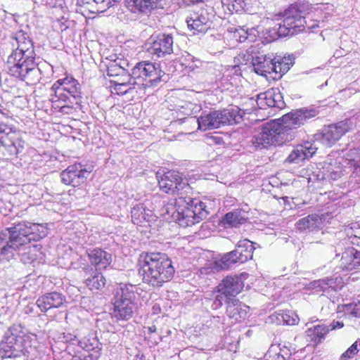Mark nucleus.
<instances>
[{"label": "nucleus", "instance_id": "f257e3e1", "mask_svg": "<svg viewBox=\"0 0 360 360\" xmlns=\"http://www.w3.org/2000/svg\"><path fill=\"white\" fill-rule=\"evenodd\" d=\"M48 228L42 224L27 221L14 224L0 231V261L9 262L18 255L24 264H31L37 258L40 245H31L46 237Z\"/></svg>", "mask_w": 360, "mask_h": 360}, {"label": "nucleus", "instance_id": "f03ea898", "mask_svg": "<svg viewBox=\"0 0 360 360\" xmlns=\"http://www.w3.org/2000/svg\"><path fill=\"white\" fill-rule=\"evenodd\" d=\"M319 112V108L314 105L292 110L280 119L265 124L261 131L252 137L250 142L257 150L290 141L292 139L294 129L304 125Z\"/></svg>", "mask_w": 360, "mask_h": 360}, {"label": "nucleus", "instance_id": "7ed1b4c3", "mask_svg": "<svg viewBox=\"0 0 360 360\" xmlns=\"http://www.w3.org/2000/svg\"><path fill=\"white\" fill-rule=\"evenodd\" d=\"M11 39L17 47L7 58L9 73L27 84H36L41 79V72L37 67L34 42L30 34L22 30L13 32Z\"/></svg>", "mask_w": 360, "mask_h": 360}, {"label": "nucleus", "instance_id": "20e7f679", "mask_svg": "<svg viewBox=\"0 0 360 360\" xmlns=\"http://www.w3.org/2000/svg\"><path fill=\"white\" fill-rule=\"evenodd\" d=\"M138 270L143 282L153 288H160L172 280L175 272L172 260L161 252L142 254Z\"/></svg>", "mask_w": 360, "mask_h": 360}, {"label": "nucleus", "instance_id": "39448f33", "mask_svg": "<svg viewBox=\"0 0 360 360\" xmlns=\"http://www.w3.org/2000/svg\"><path fill=\"white\" fill-rule=\"evenodd\" d=\"M307 6L300 3L290 5L285 11L282 22L262 32L266 42H271L280 37L292 36L302 31L307 25L305 20Z\"/></svg>", "mask_w": 360, "mask_h": 360}, {"label": "nucleus", "instance_id": "423d86ee", "mask_svg": "<svg viewBox=\"0 0 360 360\" xmlns=\"http://www.w3.org/2000/svg\"><path fill=\"white\" fill-rule=\"evenodd\" d=\"M37 336L27 334L20 324H13L6 332L0 343V358L2 359L27 356L37 347Z\"/></svg>", "mask_w": 360, "mask_h": 360}, {"label": "nucleus", "instance_id": "0eeeda50", "mask_svg": "<svg viewBox=\"0 0 360 360\" xmlns=\"http://www.w3.org/2000/svg\"><path fill=\"white\" fill-rule=\"evenodd\" d=\"M131 80L146 87L157 86L161 82H166L167 76L162 70L160 65L148 61L137 63L131 69Z\"/></svg>", "mask_w": 360, "mask_h": 360}, {"label": "nucleus", "instance_id": "6e6552de", "mask_svg": "<svg viewBox=\"0 0 360 360\" xmlns=\"http://www.w3.org/2000/svg\"><path fill=\"white\" fill-rule=\"evenodd\" d=\"M254 244L248 239L240 240L233 250L224 254L221 259L214 262V268L217 270L229 269L234 264H242L251 259L255 249Z\"/></svg>", "mask_w": 360, "mask_h": 360}, {"label": "nucleus", "instance_id": "1a4fd4ad", "mask_svg": "<svg viewBox=\"0 0 360 360\" xmlns=\"http://www.w3.org/2000/svg\"><path fill=\"white\" fill-rule=\"evenodd\" d=\"M156 177L160 190L166 193L184 196L192 190L187 179L175 171H168L163 174L158 172Z\"/></svg>", "mask_w": 360, "mask_h": 360}, {"label": "nucleus", "instance_id": "9d476101", "mask_svg": "<svg viewBox=\"0 0 360 360\" xmlns=\"http://www.w3.org/2000/svg\"><path fill=\"white\" fill-rule=\"evenodd\" d=\"M184 216L181 218V226H191L207 219L210 211L205 202L198 198L184 196L183 205Z\"/></svg>", "mask_w": 360, "mask_h": 360}, {"label": "nucleus", "instance_id": "9b49d317", "mask_svg": "<svg viewBox=\"0 0 360 360\" xmlns=\"http://www.w3.org/2000/svg\"><path fill=\"white\" fill-rule=\"evenodd\" d=\"M354 126L352 118H347L335 124L324 126L320 134H316L317 139L327 147L333 146L340 138Z\"/></svg>", "mask_w": 360, "mask_h": 360}, {"label": "nucleus", "instance_id": "f8f14e48", "mask_svg": "<svg viewBox=\"0 0 360 360\" xmlns=\"http://www.w3.org/2000/svg\"><path fill=\"white\" fill-rule=\"evenodd\" d=\"M92 172V167H86L81 162L69 165L60 173L61 181L73 187L84 184Z\"/></svg>", "mask_w": 360, "mask_h": 360}, {"label": "nucleus", "instance_id": "ddd939ff", "mask_svg": "<svg viewBox=\"0 0 360 360\" xmlns=\"http://www.w3.org/2000/svg\"><path fill=\"white\" fill-rule=\"evenodd\" d=\"M149 52L158 58L164 57L173 53L174 38L172 34H160L152 36L150 39Z\"/></svg>", "mask_w": 360, "mask_h": 360}, {"label": "nucleus", "instance_id": "4468645a", "mask_svg": "<svg viewBox=\"0 0 360 360\" xmlns=\"http://www.w3.org/2000/svg\"><path fill=\"white\" fill-rule=\"evenodd\" d=\"M243 288V282L238 276H227L214 288L213 293H223L226 297H236Z\"/></svg>", "mask_w": 360, "mask_h": 360}, {"label": "nucleus", "instance_id": "2eb2a0df", "mask_svg": "<svg viewBox=\"0 0 360 360\" xmlns=\"http://www.w3.org/2000/svg\"><path fill=\"white\" fill-rule=\"evenodd\" d=\"M316 150L317 148L309 141L297 145L293 148L284 162L290 165L300 164L304 160L311 158Z\"/></svg>", "mask_w": 360, "mask_h": 360}, {"label": "nucleus", "instance_id": "dca6fc26", "mask_svg": "<svg viewBox=\"0 0 360 360\" xmlns=\"http://www.w3.org/2000/svg\"><path fill=\"white\" fill-rule=\"evenodd\" d=\"M190 30H193V34L205 33L210 28L211 20L207 10L202 9L198 13L191 15L186 20Z\"/></svg>", "mask_w": 360, "mask_h": 360}, {"label": "nucleus", "instance_id": "f3484780", "mask_svg": "<svg viewBox=\"0 0 360 360\" xmlns=\"http://www.w3.org/2000/svg\"><path fill=\"white\" fill-rule=\"evenodd\" d=\"M166 0H125V6L132 13H148L152 10L163 8Z\"/></svg>", "mask_w": 360, "mask_h": 360}, {"label": "nucleus", "instance_id": "a211bd4d", "mask_svg": "<svg viewBox=\"0 0 360 360\" xmlns=\"http://www.w3.org/2000/svg\"><path fill=\"white\" fill-rule=\"evenodd\" d=\"M184 196H179L174 203L169 202L162 206L160 214L168 221L178 223L181 226V218L184 216L183 205Z\"/></svg>", "mask_w": 360, "mask_h": 360}, {"label": "nucleus", "instance_id": "6ab92c4d", "mask_svg": "<svg viewBox=\"0 0 360 360\" xmlns=\"http://www.w3.org/2000/svg\"><path fill=\"white\" fill-rule=\"evenodd\" d=\"M325 219L323 214H311L299 219L295 226L302 233L318 231L322 229Z\"/></svg>", "mask_w": 360, "mask_h": 360}, {"label": "nucleus", "instance_id": "aec40b11", "mask_svg": "<svg viewBox=\"0 0 360 360\" xmlns=\"http://www.w3.org/2000/svg\"><path fill=\"white\" fill-rule=\"evenodd\" d=\"M65 302V296L54 291L40 296L36 301V304L41 312H46L52 309L60 308Z\"/></svg>", "mask_w": 360, "mask_h": 360}, {"label": "nucleus", "instance_id": "412c9836", "mask_svg": "<svg viewBox=\"0 0 360 360\" xmlns=\"http://www.w3.org/2000/svg\"><path fill=\"white\" fill-rule=\"evenodd\" d=\"M137 309V302H124L114 300L112 318L117 321H128Z\"/></svg>", "mask_w": 360, "mask_h": 360}, {"label": "nucleus", "instance_id": "4be33fe9", "mask_svg": "<svg viewBox=\"0 0 360 360\" xmlns=\"http://www.w3.org/2000/svg\"><path fill=\"white\" fill-rule=\"evenodd\" d=\"M221 115L220 110H214L201 115L197 118V120L193 119V121L198 125V129L202 131L218 129L223 127Z\"/></svg>", "mask_w": 360, "mask_h": 360}, {"label": "nucleus", "instance_id": "5701e85b", "mask_svg": "<svg viewBox=\"0 0 360 360\" xmlns=\"http://www.w3.org/2000/svg\"><path fill=\"white\" fill-rule=\"evenodd\" d=\"M226 314L236 321L245 319L249 311V307L238 300L233 297H226Z\"/></svg>", "mask_w": 360, "mask_h": 360}, {"label": "nucleus", "instance_id": "b1692460", "mask_svg": "<svg viewBox=\"0 0 360 360\" xmlns=\"http://www.w3.org/2000/svg\"><path fill=\"white\" fill-rule=\"evenodd\" d=\"M88 257L96 270L105 269L112 262L111 254L101 248H94L87 251Z\"/></svg>", "mask_w": 360, "mask_h": 360}, {"label": "nucleus", "instance_id": "393cba45", "mask_svg": "<svg viewBox=\"0 0 360 360\" xmlns=\"http://www.w3.org/2000/svg\"><path fill=\"white\" fill-rule=\"evenodd\" d=\"M131 216L132 222L139 226L144 222L150 223L156 220L153 212L146 209L143 203H137L131 208Z\"/></svg>", "mask_w": 360, "mask_h": 360}, {"label": "nucleus", "instance_id": "a878e982", "mask_svg": "<svg viewBox=\"0 0 360 360\" xmlns=\"http://www.w3.org/2000/svg\"><path fill=\"white\" fill-rule=\"evenodd\" d=\"M51 101L52 103H63L70 104H75L79 107L82 103V93L81 89H75V90H64L59 93H54L51 94Z\"/></svg>", "mask_w": 360, "mask_h": 360}, {"label": "nucleus", "instance_id": "bb28decb", "mask_svg": "<svg viewBox=\"0 0 360 360\" xmlns=\"http://www.w3.org/2000/svg\"><path fill=\"white\" fill-rule=\"evenodd\" d=\"M272 61H274L273 55L270 54L252 57V65L255 72L261 76L266 77L267 74L272 72L273 69H271Z\"/></svg>", "mask_w": 360, "mask_h": 360}, {"label": "nucleus", "instance_id": "cd10ccee", "mask_svg": "<svg viewBox=\"0 0 360 360\" xmlns=\"http://www.w3.org/2000/svg\"><path fill=\"white\" fill-rule=\"evenodd\" d=\"M137 288L132 284L121 283L120 287L117 288L114 300L124 302H136Z\"/></svg>", "mask_w": 360, "mask_h": 360}, {"label": "nucleus", "instance_id": "c85d7f7f", "mask_svg": "<svg viewBox=\"0 0 360 360\" xmlns=\"http://www.w3.org/2000/svg\"><path fill=\"white\" fill-rule=\"evenodd\" d=\"M330 328L325 323L317 324L306 330L309 341L319 344L325 339L326 335L329 333Z\"/></svg>", "mask_w": 360, "mask_h": 360}, {"label": "nucleus", "instance_id": "c756f323", "mask_svg": "<svg viewBox=\"0 0 360 360\" xmlns=\"http://www.w3.org/2000/svg\"><path fill=\"white\" fill-rule=\"evenodd\" d=\"M221 111L223 127L226 125H233L240 122L243 119V115L240 113V109L234 106L230 108H224Z\"/></svg>", "mask_w": 360, "mask_h": 360}, {"label": "nucleus", "instance_id": "7c9ffc66", "mask_svg": "<svg viewBox=\"0 0 360 360\" xmlns=\"http://www.w3.org/2000/svg\"><path fill=\"white\" fill-rule=\"evenodd\" d=\"M248 219V213L242 210H234L224 215V222L231 227H238Z\"/></svg>", "mask_w": 360, "mask_h": 360}, {"label": "nucleus", "instance_id": "2f4dec72", "mask_svg": "<svg viewBox=\"0 0 360 360\" xmlns=\"http://www.w3.org/2000/svg\"><path fill=\"white\" fill-rule=\"evenodd\" d=\"M75 89H81L78 81L72 77H65L64 79H58L52 85L51 90L54 93H59L64 90H75Z\"/></svg>", "mask_w": 360, "mask_h": 360}, {"label": "nucleus", "instance_id": "473e14b6", "mask_svg": "<svg viewBox=\"0 0 360 360\" xmlns=\"http://www.w3.org/2000/svg\"><path fill=\"white\" fill-rule=\"evenodd\" d=\"M355 255L354 248H347L342 253L340 259L341 268L347 271H351L355 269Z\"/></svg>", "mask_w": 360, "mask_h": 360}, {"label": "nucleus", "instance_id": "72a5a7b5", "mask_svg": "<svg viewBox=\"0 0 360 360\" xmlns=\"http://www.w3.org/2000/svg\"><path fill=\"white\" fill-rule=\"evenodd\" d=\"M105 278L103 274L98 272V270L94 271L92 274L86 278V285L91 290H100L105 286Z\"/></svg>", "mask_w": 360, "mask_h": 360}, {"label": "nucleus", "instance_id": "f704fd0d", "mask_svg": "<svg viewBox=\"0 0 360 360\" xmlns=\"http://www.w3.org/2000/svg\"><path fill=\"white\" fill-rule=\"evenodd\" d=\"M348 156L349 158H347L346 161H348L347 164L352 169V175L359 177V179L356 181L360 182V151L355 148L352 149Z\"/></svg>", "mask_w": 360, "mask_h": 360}, {"label": "nucleus", "instance_id": "c9c22d12", "mask_svg": "<svg viewBox=\"0 0 360 360\" xmlns=\"http://www.w3.org/2000/svg\"><path fill=\"white\" fill-rule=\"evenodd\" d=\"M129 80L125 82L124 79H119V81L115 82L114 89L117 91L119 95H124L130 93L133 89H135V85L138 84L136 81L131 80V76H128Z\"/></svg>", "mask_w": 360, "mask_h": 360}, {"label": "nucleus", "instance_id": "e433bc0d", "mask_svg": "<svg viewBox=\"0 0 360 360\" xmlns=\"http://www.w3.org/2000/svg\"><path fill=\"white\" fill-rule=\"evenodd\" d=\"M221 5L224 10L226 9L231 13L248 11V4L245 0H221Z\"/></svg>", "mask_w": 360, "mask_h": 360}, {"label": "nucleus", "instance_id": "4c0bfd02", "mask_svg": "<svg viewBox=\"0 0 360 360\" xmlns=\"http://www.w3.org/2000/svg\"><path fill=\"white\" fill-rule=\"evenodd\" d=\"M106 74L109 77H120L121 78L130 75L129 70L116 60L110 62L107 65Z\"/></svg>", "mask_w": 360, "mask_h": 360}, {"label": "nucleus", "instance_id": "58836bf2", "mask_svg": "<svg viewBox=\"0 0 360 360\" xmlns=\"http://www.w3.org/2000/svg\"><path fill=\"white\" fill-rule=\"evenodd\" d=\"M338 278H324L322 279L315 280L309 283V288L316 289L317 291H326L329 288H332Z\"/></svg>", "mask_w": 360, "mask_h": 360}, {"label": "nucleus", "instance_id": "ea45409f", "mask_svg": "<svg viewBox=\"0 0 360 360\" xmlns=\"http://www.w3.org/2000/svg\"><path fill=\"white\" fill-rule=\"evenodd\" d=\"M78 345L86 351H98L100 348V342L96 337H85L78 340Z\"/></svg>", "mask_w": 360, "mask_h": 360}, {"label": "nucleus", "instance_id": "a19ab883", "mask_svg": "<svg viewBox=\"0 0 360 360\" xmlns=\"http://www.w3.org/2000/svg\"><path fill=\"white\" fill-rule=\"evenodd\" d=\"M227 34L229 38L233 39L238 42H245V28L240 26L231 25L227 28Z\"/></svg>", "mask_w": 360, "mask_h": 360}, {"label": "nucleus", "instance_id": "79ce46f5", "mask_svg": "<svg viewBox=\"0 0 360 360\" xmlns=\"http://www.w3.org/2000/svg\"><path fill=\"white\" fill-rule=\"evenodd\" d=\"M271 95L272 94L270 92V90L259 94L256 101L257 106L260 109L274 108L272 105Z\"/></svg>", "mask_w": 360, "mask_h": 360}, {"label": "nucleus", "instance_id": "37998d69", "mask_svg": "<svg viewBox=\"0 0 360 360\" xmlns=\"http://www.w3.org/2000/svg\"><path fill=\"white\" fill-rule=\"evenodd\" d=\"M277 63L280 65V68L278 69L279 76L278 78H281L284 74H285L290 68V67L293 65V58L288 57H281L277 56Z\"/></svg>", "mask_w": 360, "mask_h": 360}, {"label": "nucleus", "instance_id": "c03bdc74", "mask_svg": "<svg viewBox=\"0 0 360 360\" xmlns=\"http://www.w3.org/2000/svg\"><path fill=\"white\" fill-rule=\"evenodd\" d=\"M360 349V340H356L341 356L340 360H348L353 358Z\"/></svg>", "mask_w": 360, "mask_h": 360}, {"label": "nucleus", "instance_id": "a18cd8bd", "mask_svg": "<svg viewBox=\"0 0 360 360\" xmlns=\"http://www.w3.org/2000/svg\"><path fill=\"white\" fill-rule=\"evenodd\" d=\"M324 164L328 165L326 173L324 174L328 178H330L332 180H337L342 175V170L341 169L335 170L333 168L332 160L330 158H328V160L324 162Z\"/></svg>", "mask_w": 360, "mask_h": 360}, {"label": "nucleus", "instance_id": "49530a36", "mask_svg": "<svg viewBox=\"0 0 360 360\" xmlns=\"http://www.w3.org/2000/svg\"><path fill=\"white\" fill-rule=\"evenodd\" d=\"M207 302H211L210 307L213 310H217L221 308L224 302L226 303V296L223 293H219L214 296L213 300L210 299Z\"/></svg>", "mask_w": 360, "mask_h": 360}, {"label": "nucleus", "instance_id": "de8ad7c7", "mask_svg": "<svg viewBox=\"0 0 360 360\" xmlns=\"http://www.w3.org/2000/svg\"><path fill=\"white\" fill-rule=\"evenodd\" d=\"M97 5V11L103 12L110 8L115 3L120 2L121 0H93Z\"/></svg>", "mask_w": 360, "mask_h": 360}, {"label": "nucleus", "instance_id": "09e8293b", "mask_svg": "<svg viewBox=\"0 0 360 360\" xmlns=\"http://www.w3.org/2000/svg\"><path fill=\"white\" fill-rule=\"evenodd\" d=\"M270 92L272 94L271 100L273 103V107L282 108L285 105V103L283 100V96L280 91H276L274 89H271Z\"/></svg>", "mask_w": 360, "mask_h": 360}, {"label": "nucleus", "instance_id": "8fccbe9b", "mask_svg": "<svg viewBox=\"0 0 360 360\" xmlns=\"http://www.w3.org/2000/svg\"><path fill=\"white\" fill-rule=\"evenodd\" d=\"M192 106L193 104L191 103H186L184 105H181L180 108L178 109V111L179 114H182V115L186 116L187 119L191 120L193 122H194L193 119L197 120V118L195 117H191Z\"/></svg>", "mask_w": 360, "mask_h": 360}, {"label": "nucleus", "instance_id": "3c124183", "mask_svg": "<svg viewBox=\"0 0 360 360\" xmlns=\"http://www.w3.org/2000/svg\"><path fill=\"white\" fill-rule=\"evenodd\" d=\"M245 41H248L250 42L255 41L256 40L257 36L260 32V31L258 30V27L246 28L245 29Z\"/></svg>", "mask_w": 360, "mask_h": 360}, {"label": "nucleus", "instance_id": "603ef678", "mask_svg": "<svg viewBox=\"0 0 360 360\" xmlns=\"http://www.w3.org/2000/svg\"><path fill=\"white\" fill-rule=\"evenodd\" d=\"M269 322L276 325H285L283 319V311H276L269 316Z\"/></svg>", "mask_w": 360, "mask_h": 360}, {"label": "nucleus", "instance_id": "864d4df0", "mask_svg": "<svg viewBox=\"0 0 360 360\" xmlns=\"http://www.w3.org/2000/svg\"><path fill=\"white\" fill-rule=\"evenodd\" d=\"M347 310L355 317H360V300L346 306Z\"/></svg>", "mask_w": 360, "mask_h": 360}, {"label": "nucleus", "instance_id": "5fc2aeb1", "mask_svg": "<svg viewBox=\"0 0 360 360\" xmlns=\"http://www.w3.org/2000/svg\"><path fill=\"white\" fill-rule=\"evenodd\" d=\"M207 323H209V327L219 328L224 324V317L219 316H212L210 321H207Z\"/></svg>", "mask_w": 360, "mask_h": 360}, {"label": "nucleus", "instance_id": "6e6d98bb", "mask_svg": "<svg viewBox=\"0 0 360 360\" xmlns=\"http://www.w3.org/2000/svg\"><path fill=\"white\" fill-rule=\"evenodd\" d=\"M56 108H59V111L62 113H69L70 110H72L74 108V105L75 104H70L68 105V103H53Z\"/></svg>", "mask_w": 360, "mask_h": 360}, {"label": "nucleus", "instance_id": "4d7b16f0", "mask_svg": "<svg viewBox=\"0 0 360 360\" xmlns=\"http://www.w3.org/2000/svg\"><path fill=\"white\" fill-rule=\"evenodd\" d=\"M283 319H284V324L288 325V326H292L297 323V316H295V317L292 315H290L289 313L284 312L283 311Z\"/></svg>", "mask_w": 360, "mask_h": 360}, {"label": "nucleus", "instance_id": "13d9d810", "mask_svg": "<svg viewBox=\"0 0 360 360\" xmlns=\"http://www.w3.org/2000/svg\"><path fill=\"white\" fill-rule=\"evenodd\" d=\"M146 338L150 347L158 345L162 340V337L158 333L148 335Z\"/></svg>", "mask_w": 360, "mask_h": 360}, {"label": "nucleus", "instance_id": "bf43d9fd", "mask_svg": "<svg viewBox=\"0 0 360 360\" xmlns=\"http://www.w3.org/2000/svg\"><path fill=\"white\" fill-rule=\"evenodd\" d=\"M285 349H280L279 353H276V356H277L278 358H279L280 356H282L283 359L285 358H288L291 354L292 352L290 349H288L287 347L284 346Z\"/></svg>", "mask_w": 360, "mask_h": 360}, {"label": "nucleus", "instance_id": "052dcab7", "mask_svg": "<svg viewBox=\"0 0 360 360\" xmlns=\"http://www.w3.org/2000/svg\"><path fill=\"white\" fill-rule=\"evenodd\" d=\"M330 328V331L335 329L342 328L344 326V323L340 321H333L330 325H328Z\"/></svg>", "mask_w": 360, "mask_h": 360}, {"label": "nucleus", "instance_id": "680f3d73", "mask_svg": "<svg viewBox=\"0 0 360 360\" xmlns=\"http://www.w3.org/2000/svg\"><path fill=\"white\" fill-rule=\"evenodd\" d=\"M273 58H274V61H272V65H271V69H273L271 73H275V75H278V77L279 76L278 69L281 66L278 64V63L276 62L277 56L273 57Z\"/></svg>", "mask_w": 360, "mask_h": 360}, {"label": "nucleus", "instance_id": "e2e57ef3", "mask_svg": "<svg viewBox=\"0 0 360 360\" xmlns=\"http://www.w3.org/2000/svg\"><path fill=\"white\" fill-rule=\"evenodd\" d=\"M354 255H355V269H356L359 266H360V251L357 250L354 248Z\"/></svg>", "mask_w": 360, "mask_h": 360}, {"label": "nucleus", "instance_id": "0e129e2a", "mask_svg": "<svg viewBox=\"0 0 360 360\" xmlns=\"http://www.w3.org/2000/svg\"><path fill=\"white\" fill-rule=\"evenodd\" d=\"M350 238H351V243L352 245L360 246V237L354 236L353 237H351Z\"/></svg>", "mask_w": 360, "mask_h": 360}, {"label": "nucleus", "instance_id": "69168bd1", "mask_svg": "<svg viewBox=\"0 0 360 360\" xmlns=\"http://www.w3.org/2000/svg\"><path fill=\"white\" fill-rule=\"evenodd\" d=\"M133 360H146V356L143 352L139 351Z\"/></svg>", "mask_w": 360, "mask_h": 360}, {"label": "nucleus", "instance_id": "338daca9", "mask_svg": "<svg viewBox=\"0 0 360 360\" xmlns=\"http://www.w3.org/2000/svg\"><path fill=\"white\" fill-rule=\"evenodd\" d=\"M148 335L157 333V327L155 325L148 327Z\"/></svg>", "mask_w": 360, "mask_h": 360}, {"label": "nucleus", "instance_id": "774afa93", "mask_svg": "<svg viewBox=\"0 0 360 360\" xmlns=\"http://www.w3.org/2000/svg\"><path fill=\"white\" fill-rule=\"evenodd\" d=\"M176 113H177L176 118H177V120H178L179 121H180V122H184L186 120H187L186 116H184V115H182V114H179V111H177V112H176Z\"/></svg>", "mask_w": 360, "mask_h": 360}]
</instances>
